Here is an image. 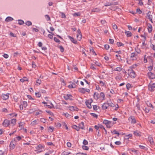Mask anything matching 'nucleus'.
I'll return each mask as SVG.
<instances>
[{"instance_id": "nucleus-1", "label": "nucleus", "mask_w": 155, "mask_h": 155, "mask_svg": "<svg viewBox=\"0 0 155 155\" xmlns=\"http://www.w3.org/2000/svg\"><path fill=\"white\" fill-rule=\"evenodd\" d=\"M128 73L129 75L131 78H134L135 77V72L131 68H130L128 70Z\"/></svg>"}, {"instance_id": "nucleus-2", "label": "nucleus", "mask_w": 155, "mask_h": 155, "mask_svg": "<svg viewBox=\"0 0 155 155\" xmlns=\"http://www.w3.org/2000/svg\"><path fill=\"white\" fill-rule=\"evenodd\" d=\"M114 0H113L112 2H106L104 4V5L105 6H108L111 5H116L117 4V3L114 2Z\"/></svg>"}, {"instance_id": "nucleus-3", "label": "nucleus", "mask_w": 155, "mask_h": 155, "mask_svg": "<svg viewBox=\"0 0 155 155\" xmlns=\"http://www.w3.org/2000/svg\"><path fill=\"white\" fill-rule=\"evenodd\" d=\"M92 102L93 100L91 99H89L86 101V104L88 108L90 109L91 108V103Z\"/></svg>"}, {"instance_id": "nucleus-4", "label": "nucleus", "mask_w": 155, "mask_h": 155, "mask_svg": "<svg viewBox=\"0 0 155 155\" xmlns=\"http://www.w3.org/2000/svg\"><path fill=\"white\" fill-rule=\"evenodd\" d=\"M10 124V120L7 119H5L4 121L2 124L4 127H7Z\"/></svg>"}, {"instance_id": "nucleus-5", "label": "nucleus", "mask_w": 155, "mask_h": 155, "mask_svg": "<svg viewBox=\"0 0 155 155\" xmlns=\"http://www.w3.org/2000/svg\"><path fill=\"white\" fill-rule=\"evenodd\" d=\"M129 121L132 124H135L136 122V120L134 116H131L129 118Z\"/></svg>"}, {"instance_id": "nucleus-6", "label": "nucleus", "mask_w": 155, "mask_h": 155, "mask_svg": "<svg viewBox=\"0 0 155 155\" xmlns=\"http://www.w3.org/2000/svg\"><path fill=\"white\" fill-rule=\"evenodd\" d=\"M155 88V83L152 84H149V90L151 91H153Z\"/></svg>"}, {"instance_id": "nucleus-7", "label": "nucleus", "mask_w": 155, "mask_h": 155, "mask_svg": "<svg viewBox=\"0 0 155 155\" xmlns=\"http://www.w3.org/2000/svg\"><path fill=\"white\" fill-rule=\"evenodd\" d=\"M147 74L149 78L150 79H153L155 77L154 74L151 72H148Z\"/></svg>"}, {"instance_id": "nucleus-8", "label": "nucleus", "mask_w": 155, "mask_h": 155, "mask_svg": "<svg viewBox=\"0 0 155 155\" xmlns=\"http://www.w3.org/2000/svg\"><path fill=\"white\" fill-rule=\"evenodd\" d=\"M8 93L7 94H2L1 96V97L4 100H6L9 98Z\"/></svg>"}, {"instance_id": "nucleus-9", "label": "nucleus", "mask_w": 155, "mask_h": 155, "mask_svg": "<svg viewBox=\"0 0 155 155\" xmlns=\"http://www.w3.org/2000/svg\"><path fill=\"white\" fill-rule=\"evenodd\" d=\"M147 17L152 22V15H151V13L150 12H148L147 15Z\"/></svg>"}, {"instance_id": "nucleus-10", "label": "nucleus", "mask_w": 155, "mask_h": 155, "mask_svg": "<svg viewBox=\"0 0 155 155\" xmlns=\"http://www.w3.org/2000/svg\"><path fill=\"white\" fill-rule=\"evenodd\" d=\"M137 54H136L135 53H132L131 54L130 58H132V60H135L136 59Z\"/></svg>"}, {"instance_id": "nucleus-11", "label": "nucleus", "mask_w": 155, "mask_h": 155, "mask_svg": "<svg viewBox=\"0 0 155 155\" xmlns=\"http://www.w3.org/2000/svg\"><path fill=\"white\" fill-rule=\"evenodd\" d=\"M148 140L150 142V143L151 145H153L154 144L153 139L150 136H149L148 137Z\"/></svg>"}, {"instance_id": "nucleus-12", "label": "nucleus", "mask_w": 155, "mask_h": 155, "mask_svg": "<svg viewBox=\"0 0 155 155\" xmlns=\"http://www.w3.org/2000/svg\"><path fill=\"white\" fill-rule=\"evenodd\" d=\"M72 96L71 95L69 94H67L66 95L64 96V98L65 100H68L69 99L70 100H72V98L70 97H71Z\"/></svg>"}, {"instance_id": "nucleus-13", "label": "nucleus", "mask_w": 155, "mask_h": 155, "mask_svg": "<svg viewBox=\"0 0 155 155\" xmlns=\"http://www.w3.org/2000/svg\"><path fill=\"white\" fill-rule=\"evenodd\" d=\"M69 108V110H70L72 111H74V110L77 111L78 110V108H77L76 107H73V106L70 107Z\"/></svg>"}, {"instance_id": "nucleus-14", "label": "nucleus", "mask_w": 155, "mask_h": 155, "mask_svg": "<svg viewBox=\"0 0 155 155\" xmlns=\"http://www.w3.org/2000/svg\"><path fill=\"white\" fill-rule=\"evenodd\" d=\"M103 123L105 124L106 125H107L110 124H111V122L106 120H104L103 121Z\"/></svg>"}, {"instance_id": "nucleus-15", "label": "nucleus", "mask_w": 155, "mask_h": 155, "mask_svg": "<svg viewBox=\"0 0 155 155\" xmlns=\"http://www.w3.org/2000/svg\"><path fill=\"white\" fill-rule=\"evenodd\" d=\"M38 120H35L31 122V125L32 126H34L38 124Z\"/></svg>"}, {"instance_id": "nucleus-16", "label": "nucleus", "mask_w": 155, "mask_h": 155, "mask_svg": "<svg viewBox=\"0 0 155 155\" xmlns=\"http://www.w3.org/2000/svg\"><path fill=\"white\" fill-rule=\"evenodd\" d=\"M68 37L71 40V41L73 43H74V44L76 43L77 42V41L75 40L73 38L71 37V36H68Z\"/></svg>"}, {"instance_id": "nucleus-17", "label": "nucleus", "mask_w": 155, "mask_h": 155, "mask_svg": "<svg viewBox=\"0 0 155 155\" xmlns=\"http://www.w3.org/2000/svg\"><path fill=\"white\" fill-rule=\"evenodd\" d=\"M13 19V18L11 17H8L6 18L5 21L7 22H8L10 21H12Z\"/></svg>"}, {"instance_id": "nucleus-18", "label": "nucleus", "mask_w": 155, "mask_h": 155, "mask_svg": "<svg viewBox=\"0 0 155 155\" xmlns=\"http://www.w3.org/2000/svg\"><path fill=\"white\" fill-rule=\"evenodd\" d=\"M102 108L103 109H107L108 107L107 104L104 103L102 106Z\"/></svg>"}, {"instance_id": "nucleus-19", "label": "nucleus", "mask_w": 155, "mask_h": 155, "mask_svg": "<svg viewBox=\"0 0 155 155\" xmlns=\"http://www.w3.org/2000/svg\"><path fill=\"white\" fill-rule=\"evenodd\" d=\"M84 123L83 122H81V123H80L79 124V129L80 128L82 129H84Z\"/></svg>"}, {"instance_id": "nucleus-20", "label": "nucleus", "mask_w": 155, "mask_h": 155, "mask_svg": "<svg viewBox=\"0 0 155 155\" xmlns=\"http://www.w3.org/2000/svg\"><path fill=\"white\" fill-rule=\"evenodd\" d=\"M43 148L42 146L40 144L38 145V147L37 149L38 150V152H41L42 150H41V149Z\"/></svg>"}, {"instance_id": "nucleus-21", "label": "nucleus", "mask_w": 155, "mask_h": 155, "mask_svg": "<svg viewBox=\"0 0 155 155\" xmlns=\"http://www.w3.org/2000/svg\"><path fill=\"white\" fill-rule=\"evenodd\" d=\"M125 33L128 37L131 36L132 35L131 32L130 31H126L125 32Z\"/></svg>"}, {"instance_id": "nucleus-22", "label": "nucleus", "mask_w": 155, "mask_h": 155, "mask_svg": "<svg viewBox=\"0 0 155 155\" xmlns=\"http://www.w3.org/2000/svg\"><path fill=\"white\" fill-rule=\"evenodd\" d=\"M71 153L70 152L64 151L61 153V155H69Z\"/></svg>"}, {"instance_id": "nucleus-23", "label": "nucleus", "mask_w": 155, "mask_h": 155, "mask_svg": "<svg viewBox=\"0 0 155 155\" xmlns=\"http://www.w3.org/2000/svg\"><path fill=\"white\" fill-rule=\"evenodd\" d=\"M10 121V123L14 125L16 123V120L15 119H12Z\"/></svg>"}, {"instance_id": "nucleus-24", "label": "nucleus", "mask_w": 155, "mask_h": 155, "mask_svg": "<svg viewBox=\"0 0 155 155\" xmlns=\"http://www.w3.org/2000/svg\"><path fill=\"white\" fill-rule=\"evenodd\" d=\"M99 95L97 93H95L94 94V97L95 98L98 99L99 97Z\"/></svg>"}, {"instance_id": "nucleus-25", "label": "nucleus", "mask_w": 155, "mask_h": 155, "mask_svg": "<svg viewBox=\"0 0 155 155\" xmlns=\"http://www.w3.org/2000/svg\"><path fill=\"white\" fill-rule=\"evenodd\" d=\"M41 82V81L40 79H38L36 81V85L38 86L40 84Z\"/></svg>"}, {"instance_id": "nucleus-26", "label": "nucleus", "mask_w": 155, "mask_h": 155, "mask_svg": "<svg viewBox=\"0 0 155 155\" xmlns=\"http://www.w3.org/2000/svg\"><path fill=\"white\" fill-rule=\"evenodd\" d=\"M77 39L79 41H80L81 40L82 37L81 34H77Z\"/></svg>"}, {"instance_id": "nucleus-27", "label": "nucleus", "mask_w": 155, "mask_h": 155, "mask_svg": "<svg viewBox=\"0 0 155 155\" xmlns=\"http://www.w3.org/2000/svg\"><path fill=\"white\" fill-rule=\"evenodd\" d=\"M28 79L26 77H24L23 78L20 79V81L22 82H24L25 81H27Z\"/></svg>"}, {"instance_id": "nucleus-28", "label": "nucleus", "mask_w": 155, "mask_h": 155, "mask_svg": "<svg viewBox=\"0 0 155 155\" xmlns=\"http://www.w3.org/2000/svg\"><path fill=\"white\" fill-rule=\"evenodd\" d=\"M23 107L25 108L27 106V103L26 101H23L21 104Z\"/></svg>"}, {"instance_id": "nucleus-29", "label": "nucleus", "mask_w": 155, "mask_h": 155, "mask_svg": "<svg viewBox=\"0 0 155 155\" xmlns=\"http://www.w3.org/2000/svg\"><path fill=\"white\" fill-rule=\"evenodd\" d=\"M21 139V137L20 136H18L16 137L14 139V140L15 141H19Z\"/></svg>"}, {"instance_id": "nucleus-30", "label": "nucleus", "mask_w": 155, "mask_h": 155, "mask_svg": "<svg viewBox=\"0 0 155 155\" xmlns=\"http://www.w3.org/2000/svg\"><path fill=\"white\" fill-rule=\"evenodd\" d=\"M100 10H101L100 9H99L97 8H95L92 9L91 11L92 12H99Z\"/></svg>"}, {"instance_id": "nucleus-31", "label": "nucleus", "mask_w": 155, "mask_h": 155, "mask_svg": "<svg viewBox=\"0 0 155 155\" xmlns=\"http://www.w3.org/2000/svg\"><path fill=\"white\" fill-rule=\"evenodd\" d=\"M134 134L136 136H140V133L139 132H138L137 131H134Z\"/></svg>"}, {"instance_id": "nucleus-32", "label": "nucleus", "mask_w": 155, "mask_h": 155, "mask_svg": "<svg viewBox=\"0 0 155 155\" xmlns=\"http://www.w3.org/2000/svg\"><path fill=\"white\" fill-rule=\"evenodd\" d=\"M10 149H13L15 147V145L12 142L10 143Z\"/></svg>"}, {"instance_id": "nucleus-33", "label": "nucleus", "mask_w": 155, "mask_h": 155, "mask_svg": "<svg viewBox=\"0 0 155 155\" xmlns=\"http://www.w3.org/2000/svg\"><path fill=\"white\" fill-rule=\"evenodd\" d=\"M108 106H110L111 107H114V104H113L111 102H108Z\"/></svg>"}, {"instance_id": "nucleus-34", "label": "nucleus", "mask_w": 155, "mask_h": 155, "mask_svg": "<svg viewBox=\"0 0 155 155\" xmlns=\"http://www.w3.org/2000/svg\"><path fill=\"white\" fill-rule=\"evenodd\" d=\"M73 128L76 129L77 131H78L79 130V128L76 125H73Z\"/></svg>"}, {"instance_id": "nucleus-35", "label": "nucleus", "mask_w": 155, "mask_h": 155, "mask_svg": "<svg viewBox=\"0 0 155 155\" xmlns=\"http://www.w3.org/2000/svg\"><path fill=\"white\" fill-rule=\"evenodd\" d=\"M68 87L70 88H74L76 87V85L73 84L72 86V84H70L68 85Z\"/></svg>"}, {"instance_id": "nucleus-36", "label": "nucleus", "mask_w": 155, "mask_h": 155, "mask_svg": "<svg viewBox=\"0 0 155 155\" xmlns=\"http://www.w3.org/2000/svg\"><path fill=\"white\" fill-rule=\"evenodd\" d=\"M54 129V127H52L50 126L48 128V130H49L51 132H52Z\"/></svg>"}, {"instance_id": "nucleus-37", "label": "nucleus", "mask_w": 155, "mask_h": 155, "mask_svg": "<svg viewBox=\"0 0 155 155\" xmlns=\"http://www.w3.org/2000/svg\"><path fill=\"white\" fill-rule=\"evenodd\" d=\"M79 91L81 93H85V88H81L79 89Z\"/></svg>"}, {"instance_id": "nucleus-38", "label": "nucleus", "mask_w": 155, "mask_h": 155, "mask_svg": "<svg viewBox=\"0 0 155 155\" xmlns=\"http://www.w3.org/2000/svg\"><path fill=\"white\" fill-rule=\"evenodd\" d=\"M82 148L83 149L86 150H88L89 149V147L86 146H82Z\"/></svg>"}, {"instance_id": "nucleus-39", "label": "nucleus", "mask_w": 155, "mask_h": 155, "mask_svg": "<svg viewBox=\"0 0 155 155\" xmlns=\"http://www.w3.org/2000/svg\"><path fill=\"white\" fill-rule=\"evenodd\" d=\"M76 155H87L86 153L79 152L77 153Z\"/></svg>"}, {"instance_id": "nucleus-40", "label": "nucleus", "mask_w": 155, "mask_h": 155, "mask_svg": "<svg viewBox=\"0 0 155 155\" xmlns=\"http://www.w3.org/2000/svg\"><path fill=\"white\" fill-rule=\"evenodd\" d=\"M74 16H79L80 15V13L79 12L75 13L73 14Z\"/></svg>"}, {"instance_id": "nucleus-41", "label": "nucleus", "mask_w": 155, "mask_h": 155, "mask_svg": "<svg viewBox=\"0 0 155 155\" xmlns=\"http://www.w3.org/2000/svg\"><path fill=\"white\" fill-rule=\"evenodd\" d=\"M100 95L101 97H102L103 100H104L105 99V95L104 94L103 92H101L100 94Z\"/></svg>"}, {"instance_id": "nucleus-42", "label": "nucleus", "mask_w": 155, "mask_h": 155, "mask_svg": "<svg viewBox=\"0 0 155 155\" xmlns=\"http://www.w3.org/2000/svg\"><path fill=\"white\" fill-rule=\"evenodd\" d=\"M50 104H51V106H50V105H46V106L47 107L49 108H52L53 107H54V106H53V105L52 104V103H51Z\"/></svg>"}, {"instance_id": "nucleus-43", "label": "nucleus", "mask_w": 155, "mask_h": 155, "mask_svg": "<svg viewBox=\"0 0 155 155\" xmlns=\"http://www.w3.org/2000/svg\"><path fill=\"white\" fill-rule=\"evenodd\" d=\"M113 28L115 30L117 31V27L116 25H114L113 26Z\"/></svg>"}, {"instance_id": "nucleus-44", "label": "nucleus", "mask_w": 155, "mask_h": 155, "mask_svg": "<svg viewBox=\"0 0 155 155\" xmlns=\"http://www.w3.org/2000/svg\"><path fill=\"white\" fill-rule=\"evenodd\" d=\"M111 132L112 133H114V134H117L118 135H119V133L117 132L116 130H114L113 131H111Z\"/></svg>"}, {"instance_id": "nucleus-45", "label": "nucleus", "mask_w": 155, "mask_h": 155, "mask_svg": "<svg viewBox=\"0 0 155 155\" xmlns=\"http://www.w3.org/2000/svg\"><path fill=\"white\" fill-rule=\"evenodd\" d=\"M45 17L46 19H47V21L50 20V17L48 15H45Z\"/></svg>"}, {"instance_id": "nucleus-46", "label": "nucleus", "mask_w": 155, "mask_h": 155, "mask_svg": "<svg viewBox=\"0 0 155 155\" xmlns=\"http://www.w3.org/2000/svg\"><path fill=\"white\" fill-rule=\"evenodd\" d=\"M139 147L141 149H144L145 150H146L147 149L145 147L143 146L140 145Z\"/></svg>"}, {"instance_id": "nucleus-47", "label": "nucleus", "mask_w": 155, "mask_h": 155, "mask_svg": "<svg viewBox=\"0 0 155 155\" xmlns=\"http://www.w3.org/2000/svg\"><path fill=\"white\" fill-rule=\"evenodd\" d=\"M122 70V68L120 67H118L116 68L115 71H120Z\"/></svg>"}, {"instance_id": "nucleus-48", "label": "nucleus", "mask_w": 155, "mask_h": 155, "mask_svg": "<svg viewBox=\"0 0 155 155\" xmlns=\"http://www.w3.org/2000/svg\"><path fill=\"white\" fill-rule=\"evenodd\" d=\"M117 45L118 47H120L124 45V44L121 42H117Z\"/></svg>"}, {"instance_id": "nucleus-49", "label": "nucleus", "mask_w": 155, "mask_h": 155, "mask_svg": "<svg viewBox=\"0 0 155 155\" xmlns=\"http://www.w3.org/2000/svg\"><path fill=\"white\" fill-rule=\"evenodd\" d=\"M26 24L27 25L30 26L32 25V23L30 21H28L26 23Z\"/></svg>"}, {"instance_id": "nucleus-50", "label": "nucleus", "mask_w": 155, "mask_h": 155, "mask_svg": "<svg viewBox=\"0 0 155 155\" xmlns=\"http://www.w3.org/2000/svg\"><path fill=\"white\" fill-rule=\"evenodd\" d=\"M60 13L61 14V17L62 18H66V16H65V14H64L63 12H60Z\"/></svg>"}, {"instance_id": "nucleus-51", "label": "nucleus", "mask_w": 155, "mask_h": 155, "mask_svg": "<svg viewBox=\"0 0 155 155\" xmlns=\"http://www.w3.org/2000/svg\"><path fill=\"white\" fill-rule=\"evenodd\" d=\"M150 109H149L148 108L146 107L144 109V110L146 113H148L149 112Z\"/></svg>"}, {"instance_id": "nucleus-52", "label": "nucleus", "mask_w": 155, "mask_h": 155, "mask_svg": "<svg viewBox=\"0 0 155 155\" xmlns=\"http://www.w3.org/2000/svg\"><path fill=\"white\" fill-rule=\"evenodd\" d=\"M117 9V7L112 6V7H110V9L111 10H115Z\"/></svg>"}, {"instance_id": "nucleus-53", "label": "nucleus", "mask_w": 155, "mask_h": 155, "mask_svg": "<svg viewBox=\"0 0 155 155\" xmlns=\"http://www.w3.org/2000/svg\"><path fill=\"white\" fill-rule=\"evenodd\" d=\"M19 126L22 128L23 127L24 124V122H20L19 123Z\"/></svg>"}, {"instance_id": "nucleus-54", "label": "nucleus", "mask_w": 155, "mask_h": 155, "mask_svg": "<svg viewBox=\"0 0 155 155\" xmlns=\"http://www.w3.org/2000/svg\"><path fill=\"white\" fill-rule=\"evenodd\" d=\"M105 48L106 50H108L110 48L109 45H104Z\"/></svg>"}, {"instance_id": "nucleus-55", "label": "nucleus", "mask_w": 155, "mask_h": 155, "mask_svg": "<svg viewBox=\"0 0 155 155\" xmlns=\"http://www.w3.org/2000/svg\"><path fill=\"white\" fill-rule=\"evenodd\" d=\"M150 46L153 50L155 51V45L152 44Z\"/></svg>"}, {"instance_id": "nucleus-56", "label": "nucleus", "mask_w": 155, "mask_h": 155, "mask_svg": "<svg viewBox=\"0 0 155 155\" xmlns=\"http://www.w3.org/2000/svg\"><path fill=\"white\" fill-rule=\"evenodd\" d=\"M83 144L85 145H87L88 144V142L86 140L84 139V140Z\"/></svg>"}, {"instance_id": "nucleus-57", "label": "nucleus", "mask_w": 155, "mask_h": 155, "mask_svg": "<svg viewBox=\"0 0 155 155\" xmlns=\"http://www.w3.org/2000/svg\"><path fill=\"white\" fill-rule=\"evenodd\" d=\"M35 95L38 97H39L41 96V94L39 93H36Z\"/></svg>"}, {"instance_id": "nucleus-58", "label": "nucleus", "mask_w": 155, "mask_h": 155, "mask_svg": "<svg viewBox=\"0 0 155 155\" xmlns=\"http://www.w3.org/2000/svg\"><path fill=\"white\" fill-rule=\"evenodd\" d=\"M59 48L61 52H63L64 51V49L62 46H60Z\"/></svg>"}, {"instance_id": "nucleus-59", "label": "nucleus", "mask_w": 155, "mask_h": 155, "mask_svg": "<svg viewBox=\"0 0 155 155\" xmlns=\"http://www.w3.org/2000/svg\"><path fill=\"white\" fill-rule=\"evenodd\" d=\"M42 113L41 111L40 110H39L38 111H37L36 112L35 115H38V114L41 113Z\"/></svg>"}, {"instance_id": "nucleus-60", "label": "nucleus", "mask_w": 155, "mask_h": 155, "mask_svg": "<svg viewBox=\"0 0 155 155\" xmlns=\"http://www.w3.org/2000/svg\"><path fill=\"white\" fill-rule=\"evenodd\" d=\"M3 56L4 58H7L8 57V55L6 54H4Z\"/></svg>"}, {"instance_id": "nucleus-61", "label": "nucleus", "mask_w": 155, "mask_h": 155, "mask_svg": "<svg viewBox=\"0 0 155 155\" xmlns=\"http://www.w3.org/2000/svg\"><path fill=\"white\" fill-rule=\"evenodd\" d=\"M115 143L117 145H119L121 144V142L120 141H116L115 142Z\"/></svg>"}, {"instance_id": "nucleus-62", "label": "nucleus", "mask_w": 155, "mask_h": 155, "mask_svg": "<svg viewBox=\"0 0 155 155\" xmlns=\"http://www.w3.org/2000/svg\"><path fill=\"white\" fill-rule=\"evenodd\" d=\"M18 21H19L18 23L20 25H22L24 23V22L23 21L21 20H19Z\"/></svg>"}, {"instance_id": "nucleus-63", "label": "nucleus", "mask_w": 155, "mask_h": 155, "mask_svg": "<svg viewBox=\"0 0 155 155\" xmlns=\"http://www.w3.org/2000/svg\"><path fill=\"white\" fill-rule=\"evenodd\" d=\"M36 67V65L35 64L34 62H32V67L33 68H35Z\"/></svg>"}, {"instance_id": "nucleus-64", "label": "nucleus", "mask_w": 155, "mask_h": 155, "mask_svg": "<svg viewBox=\"0 0 155 155\" xmlns=\"http://www.w3.org/2000/svg\"><path fill=\"white\" fill-rule=\"evenodd\" d=\"M153 67L152 66H150L148 67V69L150 71H151L153 69Z\"/></svg>"}]
</instances>
